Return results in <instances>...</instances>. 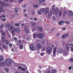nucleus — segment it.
Listing matches in <instances>:
<instances>
[{
    "instance_id": "1",
    "label": "nucleus",
    "mask_w": 73,
    "mask_h": 73,
    "mask_svg": "<svg viewBox=\"0 0 73 73\" xmlns=\"http://www.w3.org/2000/svg\"><path fill=\"white\" fill-rule=\"evenodd\" d=\"M52 49L50 47H48L47 48L46 50V53L48 54H51V53H52Z\"/></svg>"
},
{
    "instance_id": "2",
    "label": "nucleus",
    "mask_w": 73,
    "mask_h": 73,
    "mask_svg": "<svg viewBox=\"0 0 73 73\" xmlns=\"http://www.w3.org/2000/svg\"><path fill=\"white\" fill-rule=\"evenodd\" d=\"M5 61L7 65H10L11 64V60L10 58L6 59Z\"/></svg>"
},
{
    "instance_id": "3",
    "label": "nucleus",
    "mask_w": 73,
    "mask_h": 73,
    "mask_svg": "<svg viewBox=\"0 0 73 73\" xmlns=\"http://www.w3.org/2000/svg\"><path fill=\"white\" fill-rule=\"evenodd\" d=\"M18 32L19 30L17 29H15V28H13L12 30V35H15V32Z\"/></svg>"
},
{
    "instance_id": "4",
    "label": "nucleus",
    "mask_w": 73,
    "mask_h": 73,
    "mask_svg": "<svg viewBox=\"0 0 73 73\" xmlns=\"http://www.w3.org/2000/svg\"><path fill=\"white\" fill-rule=\"evenodd\" d=\"M30 50L32 51L36 50V48H35V46H34V45L33 44H31L30 45Z\"/></svg>"
},
{
    "instance_id": "5",
    "label": "nucleus",
    "mask_w": 73,
    "mask_h": 73,
    "mask_svg": "<svg viewBox=\"0 0 73 73\" xmlns=\"http://www.w3.org/2000/svg\"><path fill=\"white\" fill-rule=\"evenodd\" d=\"M0 3L1 4V5L3 7H5V6H7L8 5V4L7 5L5 4L4 2L3 1L0 0Z\"/></svg>"
},
{
    "instance_id": "6",
    "label": "nucleus",
    "mask_w": 73,
    "mask_h": 73,
    "mask_svg": "<svg viewBox=\"0 0 73 73\" xmlns=\"http://www.w3.org/2000/svg\"><path fill=\"white\" fill-rule=\"evenodd\" d=\"M57 49V48L55 47L54 48L53 51V55L54 57L56 56V50Z\"/></svg>"
},
{
    "instance_id": "7",
    "label": "nucleus",
    "mask_w": 73,
    "mask_h": 73,
    "mask_svg": "<svg viewBox=\"0 0 73 73\" xmlns=\"http://www.w3.org/2000/svg\"><path fill=\"white\" fill-rule=\"evenodd\" d=\"M68 16L70 17H71V16H72L73 15V13L72 11L71 10H69L68 11Z\"/></svg>"
},
{
    "instance_id": "8",
    "label": "nucleus",
    "mask_w": 73,
    "mask_h": 73,
    "mask_svg": "<svg viewBox=\"0 0 73 73\" xmlns=\"http://www.w3.org/2000/svg\"><path fill=\"white\" fill-rule=\"evenodd\" d=\"M64 49L60 47L59 48V52L60 53H62L63 52V51H64Z\"/></svg>"
},
{
    "instance_id": "9",
    "label": "nucleus",
    "mask_w": 73,
    "mask_h": 73,
    "mask_svg": "<svg viewBox=\"0 0 73 73\" xmlns=\"http://www.w3.org/2000/svg\"><path fill=\"white\" fill-rule=\"evenodd\" d=\"M44 37V35H43V34L41 33L39 34L38 35V37L39 38H42Z\"/></svg>"
},
{
    "instance_id": "10",
    "label": "nucleus",
    "mask_w": 73,
    "mask_h": 73,
    "mask_svg": "<svg viewBox=\"0 0 73 73\" xmlns=\"http://www.w3.org/2000/svg\"><path fill=\"white\" fill-rule=\"evenodd\" d=\"M19 71L20 72H22V70H22L23 71H25V68H22L21 66H20L19 67Z\"/></svg>"
},
{
    "instance_id": "11",
    "label": "nucleus",
    "mask_w": 73,
    "mask_h": 73,
    "mask_svg": "<svg viewBox=\"0 0 73 73\" xmlns=\"http://www.w3.org/2000/svg\"><path fill=\"white\" fill-rule=\"evenodd\" d=\"M63 52V54L64 55H66V56L67 55H68V54H69V53L67 52H66V50L65 49H64Z\"/></svg>"
},
{
    "instance_id": "12",
    "label": "nucleus",
    "mask_w": 73,
    "mask_h": 73,
    "mask_svg": "<svg viewBox=\"0 0 73 73\" xmlns=\"http://www.w3.org/2000/svg\"><path fill=\"white\" fill-rule=\"evenodd\" d=\"M65 23V21H61L60 22H59L58 23L59 25H62L63 24Z\"/></svg>"
},
{
    "instance_id": "13",
    "label": "nucleus",
    "mask_w": 73,
    "mask_h": 73,
    "mask_svg": "<svg viewBox=\"0 0 73 73\" xmlns=\"http://www.w3.org/2000/svg\"><path fill=\"white\" fill-rule=\"evenodd\" d=\"M58 7H56L55 11V15H57L58 14Z\"/></svg>"
},
{
    "instance_id": "14",
    "label": "nucleus",
    "mask_w": 73,
    "mask_h": 73,
    "mask_svg": "<svg viewBox=\"0 0 73 73\" xmlns=\"http://www.w3.org/2000/svg\"><path fill=\"white\" fill-rule=\"evenodd\" d=\"M4 59V57L3 56H0V62L2 61Z\"/></svg>"
},
{
    "instance_id": "15",
    "label": "nucleus",
    "mask_w": 73,
    "mask_h": 73,
    "mask_svg": "<svg viewBox=\"0 0 73 73\" xmlns=\"http://www.w3.org/2000/svg\"><path fill=\"white\" fill-rule=\"evenodd\" d=\"M0 66H5V62H3L0 63Z\"/></svg>"
},
{
    "instance_id": "16",
    "label": "nucleus",
    "mask_w": 73,
    "mask_h": 73,
    "mask_svg": "<svg viewBox=\"0 0 73 73\" xmlns=\"http://www.w3.org/2000/svg\"><path fill=\"white\" fill-rule=\"evenodd\" d=\"M5 37H2L1 39V41L2 42H4L5 41Z\"/></svg>"
},
{
    "instance_id": "17",
    "label": "nucleus",
    "mask_w": 73,
    "mask_h": 73,
    "mask_svg": "<svg viewBox=\"0 0 73 73\" xmlns=\"http://www.w3.org/2000/svg\"><path fill=\"white\" fill-rule=\"evenodd\" d=\"M1 34L3 36H5V33L4 32V31H1Z\"/></svg>"
},
{
    "instance_id": "18",
    "label": "nucleus",
    "mask_w": 73,
    "mask_h": 73,
    "mask_svg": "<svg viewBox=\"0 0 73 73\" xmlns=\"http://www.w3.org/2000/svg\"><path fill=\"white\" fill-rule=\"evenodd\" d=\"M38 31L40 32H42V31H43V29H42V28L41 27H38Z\"/></svg>"
},
{
    "instance_id": "19",
    "label": "nucleus",
    "mask_w": 73,
    "mask_h": 73,
    "mask_svg": "<svg viewBox=\"0 0 73 73\" xmlns=\"http://www.w3.org/2000/svg\"><path fill=\"white\" fill-rule=\"evenodd\" d=\"M37 48L38 49H41L42 48V46L41 44H38L37 45Z\"/></svg>"
},
{
    "instance_id": "20",
    "label": "nucleus",
    "mask_w": 73,
    "mask_h": 73,
    "mask_svg": "<svg viewBox=\"0 0 73 73\" xmlns=\"http://www.w3.org/2000/svg\"><path fill=\"white\" fill-rule=\"evenodd\" d=\"M70 45H71L72 46L71 48V50L72 52H73V44L72 43H71L69 44Z\"/></svg>"
},
{
    "instance_id": "21",
    "label": "nucleus",
    "mask_w": 73,
    "mask_h": 73,
    "mask_svg": "<svg viewBox=\"0 0 73 73\" xmlns=\"http://www.w3.org/2000/svg\"><path fill=\"white\" fill-rule=\"evenodd\" d=\"M48 11H49V9L48 8L46 9L45 11V14H47L48 13Z\"/></svg>"
},
{
    "instance_id": "22",
    "label": "nucleus",
    "mask_w": 73,
    "mask_h": 73,
    "mask_svg": "<svg viewBox=\"0 0 73 73\" xmlns=\"http://www.w3.org/2000/svg\"><path fill=\"white\" fill-rule=\"evenodd\" d=\"M25 33H28V32H29V31L27 27L25 28Z\"/></svg>"
},
{
    "instance_id": "23",
    "label": "nucleus",
    "mask_w": 73,
    "mask_h": 73,
    "mask_svg": "<svg viewBox=\"0 0 73 73\" xmlns=\"http://www.w3.org/2000/svg\"><path fill=\"white\" fill-rule=\"evenodd\" d=\"M40 11L41 12H42V13L44 12L45 11V8H43L41 9L40 10Z\"/></svg>"
},
{
    "instance_id": "24",
    "label": "nucleus",
    "mask_w": 73,
    "mask_h": 73,
    "mask_svg": "<svg viewBox=\"0 0 73 73\" xmlns=\"http://www.w3.org/2000/svg\"><path fill=\"white\" fill-rule=\"evenodd\" d=\"M37 35L36 34V33H34L33 34V38H36V37H37Z\"/></svg>"
},
{
    "instance_id": "25",
    "label": "nucleus",
    "mask_w": 73,
    "mask_h": 73,
    "mask_svg": "<svg viewBox=\"0 0 73 73\" xmlns=\"http://www.w3.org/2000/svg\"><path fill=\"white\" fill-rule=\"evenodd\" d=\"M55 9V7H54V6L52 7V12L53 13H54V12Z\"/></svg>"
},
{
    "instance_id": "26",
    "label": "nucleus",
    "mask_w": 73,
    "mask_h": 73,
    "mask_svg": "<svg viewBox=\"0 0 73 73\" xmlns=\"http://www.w3.org/2000/svg\"><path fill=\"white\" fill-rule=\"evenodd\" d=\"M12 29H13V27H12V26H10L9 27V30L11 31V30H12Z\"/></svg>"
},
{
    "instance_id": "27",
    "label": "nucleus",
    "mask_w": 73,
    "mask_h": 73,
    "mask_svg": "<svg viewBox=\"0 0 73 73\" xmlns=\"http://www.w3.org/2000/svg\"><path fill=\"white\" fill-rule=\"evenodd\" d=\"M23 45H19V49H23Z\"/></svg>"
},
{
    "instance_id": "28",
    "label": "nucleus",
    "mask_w": 73,
    "mask_h": 73,
    "mask_svg": "<svg viewBox=\"0 0 73 73\" xmlns=\"http://www.w3.org/2000/svg\"><path fill=\"white\" fill-rule=\"evenodd\" d=\"M5 42L7 45H9V41H8V40H5Z\"/></svg>"
},
{
    "instance_id": "29",
    "label": "nucleus",
    "mask_w": 73,
    "mask_h": 73,
    "mask_svg": "<svg viewBox=\"0 0 73 73\" xmlns=\"http://www.w3.org/2000/svg\"><path fill=\"white\" fill-rule=\"evenodd\" d=\"M67 13V11H64L63 12V15L65 16V15H66Z\"/></svg>"
},
{
    "instance_id": "30",
    "label": "nucleus",
    "mask_w": 73,
    "mask_h": 73,
    "mask_svg": "<svg viewBox=\"0 0 73 73\" xmlns=\"http://www.w3.org/2000/svg\"><path fill=\"white\" fill-rule=\"evenodd\" d=\"M66 37V35H63L62 36V38H65Z\"/></svg>"
},
{
    "instance_id": "31",
    "label": "nucleus",
    "mask_w": 73,
    "mask_h": 73,
    "mask_svg": "<svg viewBox=\"0 0 73 73\" xmlns=\"http://www.w3.org/2000/svg\"><path fill=\"white\" fill-rule=\"evenodd\" d=\"M66 48L67 50H69V45L67 44L66 45Z\"/></svg>"
},
{
    "instance_id": "32",
    "label": "nucleus",
    "mask_w": 73,
    "mask_h": 73,
    "mask_svg": "<svg viewBox=\"0 0 73 73\" xmlns=\"http://www.w3.org/2000/svg\"><path fill=\"white\" fill-rule=\"evenodd\" d=\"M33 7H35V8H38V5H33Z\"/></svg>"
},
{
    "instance_id": "33",
    "label": "nucleus",
    "mask_w": 73,
    "mask_h": 73,
    "mask_svg": "<svg viewBox=\"0 0 73 73\" xmlns=\"http://www.w3.org/2000/svg\"><path fill=\"white\" fill-rule=\"evenodd\" d=\"M4 12V9H0V12Z\"/></svg>"
},
{
    "instance_id": "34",
    "label": "nucleus",
    "mask_w": 73,
    "mask_h": 73,
    "mask_svg": "<svg viewBox=\"0 0 73 73\" xmlns=\"http://www.w3.org/2000/svg\"><path fill=\"white\" fill-rule=\"evenodd\" d=\"M56 70L54 69H53L52 70V73H56Z\"/></svg>"
},
{
    "instance_id": "35",
    "label": "nucleus",
    "mask_w": 73,
    "mask_h": 73,
    "mask_svg": "<svg viewBox=\"0 0 73 73\" xmlns=\"http://www.w3.org/2000/svg\"><path fill=\"white\" fill-rule=\"evenodd\" d=\"M59 16L60 17L61 16V14H62V12L61 11H60L59 12Z\"/></svg>"
},
{
    "instance_id": "36",
    "label": "nucleus",
    "mask_w": 73,
    "mask_h": 73,
    "mask_svg": "<svg viewBox=\"0 0 73 73\" xmlns=\"http://www.w3.org/2000/svg\"><path fill=\"white\" fill-rule=\"evenodd\" d=\"M42 0H39V4H41L42 3Z\"/></svg>"
},
{
    "instance_id": "37",
    "label": "nucleus",
    "mask_w": 73,
    "mask_h": 73,
    "mask_svg": "<svg viewBox=\"0 0 73 73\" xmlns=\"http://www.w3.org/2000/svg\"><path fill=\"white\" fill-rule=\"evenodd\" d=\"M46 47H44L42 49V51H45V50Z\"/></svg>"
},
{
    "instance_id": "38",
    "label": "nucleus",
    "mask_w": 73,
    "mask_h": 73,
    "mask_svg": "<svg viewBox=\"0 0 73 73\" xmlns=\"http://www.w3.org/2000/svg\"><path fill=\"white\" fill-rule=\"evenodd\" d=\"M3 27H4V24H2L1 25L0 29H1V28H3Z\"/></svg>"
},
{
    "instance_id": "39",
    "label": "nucleus",
    "mask_w": 73,
    "mask_h": 73,
    "mask_svg": "<svg viewBox=\"0 0 73 73\" xmlns=\"http://www.w3.org/2000/svg\"><path fill=\"white\" fill-rule=\"evenodd\" d=\"M26 7H27V5H26V4H24L23 5V8H25Z\"/></svg>"
},
{
    "instance_id": "40",
    "label": "nucleus",
    "mask_w": 73,
    "mask_h": 73,
    "mask_svg": "<svg viewBox=\"0 0 73 73\" xmlns=\"http://www.w3.org/2000/svg\"><path fill=\"white\" fill-rule=\"evenodd\" d=\"M32 26H33V27H35L36 26V23H32Z\"/></svg>"
},
{
    "instance_id": "41",
    "label": "nucleus",
    "mask_w": 73,
    "mask_h": 73,
    "mask_svg": "<svg viewBox=\"0 0 73 73\" xmlns=\"http://www.w3.org/2000/svg\"><path fill=\"white\" fill-rule=\"evenodd\" d=\"M8 26H9V24L7 23L5 25V27L7 28V27H8Z\"/></svg>"
},
{
    "instance_id": "42",
    "label": "nucleus",
    "mask_w": 73,
    "mask_h": 73,
    "mask_svg": "<svg viewBox=\"0 0 73 73\" xmlns=\"http://www.w3.org/2000/svg\"><path fill=\"white\" fill-rule=\"evenodd\" d=\"M70 62H73V58H71L70 59Z\"/></svg>"
},
{
    "instance_id": "43",
    "label": "nucleus",
    "mask_w": 73,
    "mask_h": 73,
    "mask_svg": "<svg viewBox=\"0 0 73 73\" xmlns=\"http://www.w3.org/2000/svg\"><path fill=\"white\" fill-rule=\"evenodd\" d=\"M6 71L7 72H9V69L8 68H6Z\"/></svg>"
},
{
    "instance_id": "44",
    "label": "nucleus",
    "mask_w": 73,
    "mask_h": 73,
    "mask_svg": "<svg viewBox=\"0 0 73 73\" xmlns=\"http://www.w3.org/2000/svg\"><path fill=\"white\" fill-rule=\"evenodd\" d=\"M37 13L39 15H41V13H40V11H39L38 10V11Z\"/></svg>"
},
{
    "instance_id": "45",
    "label": "nucleus",
    "mask_w": 73,
    "mask_h": 73,
    "mask_svg": "<svg viewBox=\"0 0 73 73\" xmlns=\"http://www.w3.org/2000/svg\"><path fill=\"white\" fill-rule=\"evenodd\" d=\"M44 53H40V55L41 56H44Z\"/></svg>"
},
{
    "instance_id": "46",
    "label": "nucleus",
    "mask_w": 73,
    "mask_h": 73,
    "mask_svg": "<svg viewBox=\"0 0 73 73\" xmlns=\"http://www.w3.org/2000/svg\"><path fill=\"white\" fill-rule=\"evenodd\" d=\"M23 1V0H19V3H21Z\"/></svg>"
},
{
    "instance_id": "47",
    "label": "nucleus",
    "mask_w": 73,
    "mask_h": 73,
    "mask_svg": "<svg viewBox=\"0 0 73 73\" xmlns=\"http://www.w3.org/2000/svg\"><path fill=\"white\" fill-rule=\"evenodd\" d=\"M19 44H20L21 43V40H19Z\"/></svg>"
},
{
    "instance_id": "48",
    "label": "nucleus",
    "mask_w": 73,
    "mask_h": 73,
    "mask_svg": "<svg viewBox=\"0 0 73 73\" xmlns=\"http://www.w3.org/2000/svg\"><path fill=\"white\" fill-rule=\"evenodd\" d=\"M65 23H66V24H69V22L68 21H66L65 22Z\"/></svg>"
},
{
    "instance_id": "49",
    "label": "nucleus",
    "mask_w": 73,
    "mask_h": 73,
    "mask_svg": "<svg viewBox=\"0 0 73 73\" xmlns=\"http://www.w3.org/2000/svg\"><path fill=\"white\" fill-rule=\"evenodd\" d=\"M38 72H39L40 73H41L42 72V71H41L40 70L38 69Z\"/></svg>"
},
{
    "instance_id": "50",
    "label": "nucleus",
    "mask_w": 73,
    "mask_h": 73,
    "mask_svg": "<svg viewBox=\"0 0 73 73\" xmlns=\"http://www.w3.org/2000/svg\"><path fill=\"white\" fill-rule=\"evenodd\" d=\"M14 39L15 41H17V37H15Z\"/></svg>"
},
{
    "instance_id": "51",
    "label": "nucleus",
    "mask_w": 73,
    "mask_h": 73,
    "mask_svg": "<svg viewBox=\"0 0 73 73\" xmlns=\"http://www.w3.org/2000/svg\"><path fill=\"white\" fill-rule=\"evenodd\" d=\"M52 19H53L54 20V21H55V19H56V18H55V17L54 16L52 17Z\"/></svg>"
},
{
    "instance_id": "52",
    "label": "nucleus",
    "mask_w": 73,
    "mask_h": 73,
    "mask_svg": "<svg viewBox=\"0 0 73 73\" xmlns=\"http://www.w3.org/2000/svg\"><path fill=\"white\" fill-rule=\"evenodd\" d=\"M15 26H17V27L19 26V24L17 23H15Z\"/></svg>"
},
{
    "instance_id": "53",
    "label": "nucleus",
    "mask_w": 73,
    "mask_h": 73,
    "mask_svg": "<svg viewBox=\"0 0 73 73\" xmlns=\"http://www.w3.org/2000/svg\"><path fill=\"white\" fill-rule=\"evenodd\" d=\"M27 40H29H29H31V38H29V37H27Z\"/></svg>"
},
{
    "instance_id": "54",
    "label": "nucleus",
    "mask_w": 73,
    "mask_h": 73,
    "mask_svg": "<svg viewBox=\"0 0 73 73\" xmlns=\"http://www.w3.org/2000/svg\"><path fill=\"white\" fill-rule=\"evenodd\" d=\"M4 49H5V45L4 44L2 45Z\"/></svg>"
},
{
    "instance_id": "55",
    "label": "nucleus",
    "mask_w": 73,
    "mask_h": 73,
    "mask_svg": "<svg viewBox=\"0 0 73 73\" xmlns=\"http://www.w3.org/2000/svg\"><path fill=\"white\" fill-rule=\"evenodd\" d=\"M48 68V69H50L52 68V67H51V66H49Z\"/></svg>"
},
{
    "instance_id": "56",
    "label": "nucleus",
    "mask_w": 73,
    "mask_h": 73,
    "mask_svg": "<svg viewBox=\"0 0 73 73\" xmlns=\"http://www.w3.org/2000/svg\"><path fill=\"white\" fill-rule=\"evenodd\" d=\"M17 65H18V64L17 63L15 64V66H17V67H18V66H17Z\"/></svg>"
},
{
    "instance_id": "57",
    "label": "nucleus",
    "mask_w": 73,
    "mask_h": 73,
    "mask_svg": "<svg viewBox=\"0 0 73 73\" xmlns=\"http://www.w3.org/2000/svg\"><path fill=\"white\" fill-rule=\"evenodd\" d=\"M9 46L10 47H12V45L11 44H9Z\"/></svg>"
},
{
    "instance_id": "58",
    "label": "nucleus",
    "mask_w": 73,
    "mask_h": 73,
    "mask_svg": "<svg viewBox=\"0 0 73 73\" xmlns=\"http://www.w3.org/2000/svg\"><path fill=\"white\" fill-rule=\"evenodd\" d=\"M10 16H11V17H12V18H13V17H14V16L13 15H11Z\"/></svg>"
},
{
    "instance_id": "59",
    "label": "nucleus",
    "mask_w": 73,
    "mask_h": 73,
    "mask_svg": "<svg viewBox=\"0 0 73 73\" xmlns=\"http://www.w3.org/2000/svg\"><path fill=\"white\" fill-rule=\"evenodd\" d=\"M21 65H22V64H21V63H19V66H21Z\"/></svg>"
},
{
    "instance_id": "60",
    "label": "nucleus",
    "mask_w": 73,
    "mask_h": 73,
    "mask_svg": "<svg viewBox=\"0 0 73 73\" xmlns=\"http://www.w3.org/2000/svg\"><path fill=\"white\" fill-rule=\"evenodd\" d=\"M11 50H12V51H13V52H14V49H13V48H12L11 49Z\"/></svg>"
},
{
    "instance_id": "61",
    "label": "nucleus",
    "mask_w": 73,
    "mask_h": 73,
    "mask_svg": "<svg viewBox=\"0 0 73 73\" xmlns=\"http://www.w3.org/2000/svg\"><path fill=\"white\" fill-rule=\"evenodd\" d=\"M69 34L68 33H67L66 34V36H69Z\"/></svg>"
},
{
    "instance_id": "62",
    "label": "nucleus",
    "mask_w": 73,
    "mask_h": 73,
    "mask_svg": "<svg viewBox=\"0 0 73 73\" xmlns=\"http://www.w3.org/2000/svg\"><path fill=\"white\" fill-rule=\"evenodd\" d=\"M57 36L58 37V36H60V34L59 33H58L57 34Z\"/></svg>"
},
{
    "instance_id": "63",
    "label": "nucleus",
    "mask_w": 73,
    "mask_h": 73,
    "mask_svg": "<svg viewBox=\"0 0 73 73\" xmlns=\"http://www.w3.org/2000/svg\"><path fill=\"white\" fill-rule=\"evenodd\" d=\"M66 29V28H63L62 29V30H65Z\"/></svg>"
},
{
    "instance_id": "64",
    "label": "nucleus",
    "mask_w": 73,
    "mask_h": 73,
    "mask_svg": "<svg viewBox=\"0 0 73 73\" xmlns=\"http://www.w3.org/2000/svg\"><path fill=\"white\" fill-rule=\"evenodd\" d=\"M25 73H29V72L28 71H27L25 72Z\"/></svg>"
}]
</instances>
